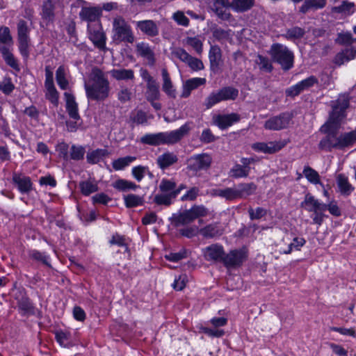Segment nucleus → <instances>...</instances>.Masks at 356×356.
<instances>
[{
	"label": "nucleus",
	"mask_w": 356,
	"mask_h": 356,
	"mask_svg": "<svg viewBox=\"0 0 356 356\" xmlns=\"http://www.w3.org/2000/svg\"><path fill=\"white\" fill-rule=\"evenodd\" d=\"M348 106L349 98L348 95H340L336 102H332V111L330 114L328 120L341 122V120L344 117V111Z\"/></svg>",
	"instance_id": "10"
},
{
	"label": "nucleus",
	"mask_w": 356,
	"mask_h": 356,
	"mask_svg": "<svg viewBox=\"0 0 356 356\" xmlns=\"http://www.w3.org/2000/svg\"><path fill=\"white\" fill-rule=\"evenodd\" d=\"M254 0H213L210 8L220 19L227 20L231 14L227 8H232L237 13H244L254 6Z\"/></svg>",
	"instance_id": "3"
},
{
	"label": "nucleus",
	"mask_w": 356,
	"mask_h": 356,
	"mask_svg": "<svg viewBox=\"0 0 356 356\" xmlns=\"http://www.w3.org/2000/svg\"><path fill=\"white\" fill-rule=\"evenodd\" d=\"M64 96L66 102V110L69 116L75 121L80 120L78 104L75 101L74 96L69 92H65Z\"/></svg>",
	"instance_id": "22"
},
{
	"label": "nucleus",
	"mask_w": 356,
	"mask_h": 356,
	"mask_svg": "<svg viewBox=\"0 0 356 356\" xmlns=\"http://www.w3.org/2000/svg\"><path fill=\"white\" fill-rule=\"evenodd\" d=\"M160 96L159 86L154 81L152 83H147L145 97L147 101L157 100Z\"/></svg>",
	"instance_id": "42"
},
{
	"label": "nucleus",
	"mask_w": 356,
	"mask_h": 356,
	"mask_svg": "<svg viewBox=\"0 0 356 356\" xmlns=\"http://www.w3.org/2000/svg\"><path fill=\"white\" fill-rule=\"evenodd\" d=\"M175 188L176 183L167 179H163L159 184V190L163 193H171Z\"/></svg>",
	"instance_id": "60"
},
{
	"label": "nucleus",
	"mask_w": 356,
	"mask_h": 356,
	"mask_svg": "<svg viewBox=\"0 0 356 356\" xmlns=\"http://www.w3.org/2000/svg\"><path fill=\"white\" fill-rule=\"evenodd\" d=\"M202 254L207 261L222 262L225 251L221 245L214 243L202 249Z\"/></svg>",
	"instance_id": "12"
},
{
	"label": "nucleus",
	"mask_w": 356,
	"mask_h": 356,
	"mask_svg": "<svg viewBox=\"0 0 356 356\" xmlns=\"http://www.w3.org/2000/svg\"><path fill=\"white\" fill-rule=\"evenodd\" d=\"M179 232L181 236L191 238L200 234V229L197 226H190L180 229Z\"/></svg>",
	"instance_id": "63"
},
{
	"label": "nucleus",
	"mask_w": 356,
	"mask_h": 356,
	"mask_svg": "<svg viewBox=\"0 0 356 356\" xmlns=\"http://www.w3.org/2000/svg\"><path fill=\"white\" fill-rule=\"evenodd\" d=\"M18 48L24 58L27 59L29 56L30 39H17Z\"/></svg>",
	"instance_id": "56"
},
{
	"label": "nucleus",
	"mask_w": 356,
	"mask_h": 356,
	"mask_svg": "<svg viewBox=\"0 0 356 356\" xmlns=\"http://www.w3.org/2000/svg\"><path fill=\"white\" fill-rule=\"evenodd\" d=\"M257 63L259 65L260 69L262 70L270 72L273 70V65L269 59L261 55H259L257 56Z\"/></svg>",
	"instance_id": "64"
},
{
	"label": "nucleus",
	"mask_w": 356,
	"mask_h": 356,
	"mask_svg": "<svg viewBox=\"0 0 356 356\" xmlns=\"http://www.w3.org/2000/svg\"><path fill=\"white\" fill-rule=\"evenodd\" d=\"M161 75L163 79L162 89L163 92L170 97H176V90L173 87L169 73L165 68L162 69Z\"/></svg>",
	"instance_id": "28"
},
{
	"label": "nucleus",
	"mask_w": 356,
	"mask_h": 356,
	"mask_svg": "<svg viewBox=\"0 0 356 356\" xmlns=\"http://www.w3.org/2000/svg\"><path fill=\"white\" fill-rule=\"evenodd\" d=\"M304 176L307 179L314 184H321L320 181V176L317 171L314 170L309 166H305L302 172Z\"/></svg>",
	"instance_id": "49"
},
{
	"label": "nucleus",
	"mask_w": 356,
	"mask_h": 356,
	"mask_svg": "<svg viewBox=\"0 0 356 356\" xmlns=\"http://www.w3.org/2000/svg\"><path fill=\"white\" fill-rule=\"evenodd\" d=\"M15 298L17 300V307L23 315L33 313V306L28 297L19 293Z\"/></svg>",
	"instance_id": "31"
},
{
	"label": "nucleus",
	"mask_w": 356,
	"mask_h": 356,
	"mask_svg": "<svg viewBox=\"0 0 356 356\" xmlns=\"http://www.w3.org/2000/svg\"><path fill=\"white\" fill-rule=\"evenodd\" d=\"M337 184L340 193L343 195H349L354 191V186L349 182L348 177L344 174H339L337 176Z\"/></svg>",
	"instance_id": "27"
},
{
	"label": "nucleus",
	"mask_w": 356,
	"mask_h": 356,
	"mask_svg": "<svg viewBox=\"0 0 356 356\" xmlns=\"http://www.w3.org/2000/svg\"><path fill=\"white\" fill-rule=\"evenodd\" d=\"M219 92L222 101L235 100L238 96V90L232 86L222 88Z\"/></svg>",
	"instance_id": "45"
},
{
	"label": "nucleus",
	"mask_w": 356,
	"mask_h": 356,
	"mask_svg": "<svg viewBox=\"0 0 356 356\" xmlns=\"http://www.w3.org/2000/svg\"><path fill=\"white\" fill-rule=\"evenodd\" d=\"M212 163V157L210 154L202 153L191 156L188 159V168L195 172L201 170H207Z\"/></svg>",
	"instance_id": "8"
},
{
	"label": "nucleus",
	"mask_w": 356,
	"mask_h": 356,
	"mask_svg": "<svg viewBox=\"0 0 356 356\" xmlns=\"http://www.w3.org/2000/svg\"><path fill=\"white\" fill-rule=\"evenodd\" d=\"M136 160V156H127L114 160L112 162L113 168L115 170H122L129 166L132 162Z\"/></svg>",
	"instance_id": "43"
},
{
	"label": "nucleus",
	"mask_w": 356,
	"mask_h": 356,
	"mask_svg": "<svg viewBox=\"0 0 356 356\" xmlns=\"http://www.w3.org/2000/svg\"><path fill=\"white\" fill-rule=\"evenodd\" d=\"M17 39H30L29 32L30 29L28 26L27 22L24 19L19 20L17 25Z\"/></svg>",
	"instance_id": "52"
},
{
	"label": "nucleus",
	"mask_w": 356,
	"mask_h": 356,
	"mask_svg": "<svg viewBox=\"0 0 356 356\" xmlns=\"http://www.w3.org/2000/svg\"><path fill=\"white\" fill-rule=\"evenodd\" d=\"M224 229L219 222H214L207 225L200 229V234L206 238H213L221 236Z\"/></svg>",
	"instance_id": "20"
},
{
	"label": "nucleus",
	"mask_w": 356,
	"mask_h": 356,
	"mask_svg": "<svg viewBox=\"0 0 356 356\" xmlns=\"http://www.w3.org/2000/svg\"><path fill=\"white\" fill-rule=\"evenodd\" d=\"M57 0H44L40 6V16L47 24L52 23L56 16Z\"/></svg>",
	"instance_id": "16"
},
{
	"label": "nucleus",
	"mask_w": 356,
	"mask_h": 356,
	"mask_svg": "<svg viewBox=\"0 0 356 356\" xmlns=\"http://www.w3.org/2000/svg\"><path fill=\"white\" fill-rule=\"evenodd\" d=\"M240 116L237 113H230L227 115H216L213 117V122L221 129H227L234 123L238 122Z\"/></svg>",
	"instance_id": "18"
},
{
	"label": "nucleus",
	"mask_w": 356,
	"mask_h": 356,
	"mask_svg": "<svg viewBox=\"0 0 356 356\" xmlns=\"http://www.w3.org/2000/svg\"><path fill=\"white\" fill-rule=\"evenodd\" d=\"M109 154L106 149H97L88 152L86 155L87 162L90 164H96Z\"/></svg>",
	"instance_id": "38"
},
{
	"label": "nucleus",
	"mask_w": 356,
	"mask_h": 356,
	"mask_svg": "<svg viewBox=\"0 0 356 356\" xmlns=\"http://www.w3.org/2000/svg\"><path fill=\"white\" fill-rule=\"evenodd\" d=\"M177 196V192H171L168 193L156 194L154 197V202L157 205H164L169 207L172 204V201Z\"/></svg>",
	"instance_id": "36"
},
{
	"label": "nucleus",
	"mask_w": 356,
	"mask_h": 356,
	"mask_svg": "<svg viewBox=\"0 0 356 356\" xmlns=\"http://www.w3.org/2000/svg\"><path fill=\"white\" fill-rule=\"evenodd\" d=\"M136 27L144 34L149 37L159 35V30L157 24L153 20H142L136 22Z\"/></svg>",
	"instance_id": "19"
},
{
	"label": "nucleus",
	"mask_w": 356,
	"mask_h": 356,
	"mask_svg": "<svg viewBox=\"0 0 356 356\" xmlns=\"http://www.w3.org/2000/svg\"><path fill=\"white\" fill-rule=\"evenodd\" d=\"M212 194L215 196L225 198L227 200L232 201L238 199L236 188H216L212 191Z\"/></svg>",
	"instance_id": "37"
},
{
	"label": "nucleus",
	"mask_w": 356,
	"mask_h": 356,
	"mask_svg": "<svg viewBox=\"0 0 356 356\" xmlns=\"http://www.w3.org/2000/svg\"><path fill=\"white\" fill-rule=\"evenodd\" d=\"M238 199L246 198L255 193L257 186L253 183H242L236 187Z\"/></svg>",
	"instance_id": "29"
},
{
	"label": "nucleus",
	"mask_w": 356,
	"mask_h": 356,
	"mask_svg": "<svg viewBox=\"0 0 356 356\" xmlns=\"http://www.w3.org/2000/svg\"><path fill=\"white\" fill-rule=\"evenodd\" d=\"M221 56L222 53L220 47L217 45L211 46L209 52V58L210 67L212 71H215L218 68Z\"/></svg>",
	"instance_id": "32"
},
{
	"label": "nucleus",
	"mask_w": 356,
	"mask_h": 356,
	"mask_svg": "<svg viewBox=\"0 0 356 356\" xmlns=\"http://www.w3.org/2000/svg\"><path fill=\"white\" fill-rule=\"evenodd\" d=\"M13 183L22 194H28L33 190V184L29 177L22 173L13 172Z\"/></svg>",
	"instance_id": "15"
},
{
	"label": "nucleus",
	"mask_w": 356,
	"mask_h": 356,
	"mask_svg": "<svg viewBox=\"0 0 356 356\" xmlns=\"http://www.w3.org/2000/svg\"><path fill=\"white\" fill-rule=\"evenodd\" d=\"M355 56L356 50L354 48H346L335 56L334 63L338 65H341L346 62L354 59Z\"/></svg>",
	"instance_id": "30"
},
{
	"label": "nucleus",
	"mask_w": 356,
	"mask_h": 356,
	"mask_svg": "<svg viewBox=\"0 0 356 356\" xmlns=\"http://www.w3.org/2000/svg\"><path fill=\"white\" fill-rule=\"evenodd\" d=\"M286 145L283 141H270L268 143H255L251 145L253 150L264 154H274L282 149Z\"/></svg>",
	"instance_id": "13"
},
{
	"label": "nucleus",
	"mask_w": 356,
	"mask_h": 356,
	"mask_svg": "<svg viewBox=\"0 0 356 356\" xmlns=\"http://www.w3.org/2000/svg\"><path fill=\"white\" fill-rule=\"evenodd\" d=\"M102 14L99 8L95 7H83L79 13L82 20L94 22L99 19Z\"/></svg>",
	"instance_id": "24"
},
{
	"label": "nucleus",
	"mask_w": 356,
	"mask_h": 356,
	"mask_svg": "<svg viewBox=\"0 0 356 356\" xmlns=\"http://www.w3.org/2000/svg\"><path fill=\"white\" fill-rule=\"evenodd\" d=\"M112 186L122 192L136 191L137 188H140V186L136 184L134 182L123 179L116 180L112 184Z\"/></svg>",
	"instance_id": "39"
},
{
	"label": "nucleus",
	"mask_w": 356,
	"mask_h": 356,
	"mask_svg": "<svg viewBox=\"0 0 356 356\" xmlns=\"http://www.w3.org/2000/svg\"><path fill=\"white\" fill-rule=\"evenodd\" d=\"M327 3V0H305L300 7V12L307 13L310 10H318L323 8Z\"/></svg>",
	"instance_id": "33"
},
{
	"label": "nucleus",
	"mask_w": 356,
	"mask_h": 356,
	"mask_svg": "<svg viewBox=\"0 0 356 356\" xmlns=\"http://www.w3.org/2000/svg\"><path fill=\"white\" fill-rule=\"evenodd\" d=\"M306 241L302 237H295L293 239V241L288 243L286 248L282 247V245L280 243L277 244V246L278 248V252L280 254H289L291 253V252L295 250H300V248L305 244Z\"/></svg>",
	"instance_id": "25"
},
{
	"label": "nucleus",
	"mask_w": 356,
	"mask_h": 356,
	"mask_svg": "<svg viewBox=\"0 0 356 356\" xmlns=\"http://www.w3.org/2000/svg\"><path fill=\"white\" fill-rule=\"evenodd\" d=\"M190 131L188 124H185L179 129L169 132L147 134L141 137L140 141L143 144L158 146L164 144H174L179 142Z\"/></svg>",
	"instance_id": "2"
},
{
	"label": "nucleus",
	"mask_w": 356,
	"mask_h": 356,
	"mask_svg": "<svg viewBox=\"0 0 356 356\" xmlns=\"http://www.w3.org/2000/svg\"><path fill=\"white\" fill-rule=\"evenodd\" d=\"M86 153V149L82 145H72L70 149L69 159L74 161H80L83 159Z\"/></svg>",
	"instance_id": "46"
},
{
	"label": "nucleus",
	"mask_w": 356,
	"mask_h": 356,
	"mask_svg": "<svg viewBox=\"0 0 356 356\" xmlns=\"http://www.w3.org/2000/svg\"><path fill=\"white\" fill-rule=\"evenodd\" d=\"M184 42L185 44L191 46L198 55L202 54L203 51V44L202 41L196 37H187Z\"/></svg>",
	"instance_id": "51"
},
{
	"label": "nucleus",
	"mask_w": 356,
	"mask_h": 356,
	"mask_svg": "<svg viewBox=\"0 0 356 356\" xmlns=\"http://www.w3.org/2000/svg\"><path fill=\"white\" fill-rule=\"evenodd\" d=\"M29 257L37 261H40L47 266L50 267L51 265L48 261L49 257L44 253L40 252L38 250H32L29 252Z\"/></svg>",
	"instance_id": "59"
},
{
	"label": "nucleus",
	"mask_w": 356,
	"mask_h": 356,
	"mask_svg": "<svg viewBox=\"0 0 356 356\" xmlns=\"http://www.w3.org/2000/svg\"><path fill=\"white\" fill-rule=\"evenodd\" d=\"M124 201L125 206L127 208L136 207L138 206H142L144 204L145 200L143 196H140L136 194H129L124 195Z\"/></svg>",
	"instance_id": "41"
},
{
	"label": "nucleus",
	"mask_w": 356,
	"mask_h": 356,
	"mask_svg": "<svg viewBox=\"0 0 356 356\" xmlns=\"http://www.w3.org/2000/svg\"><path fill=\"white\" fill-rule=\"evenodd\" d=\"M172 55L185 64L187 63L191 55H190L184 49L181 47L175 48L172 51Z\"/></svg>",
	"instance_id": "57"
},
{
	"label": "nucleus",
	"mask_w": 356,
	"mask_h": 356,
	"mask_svg": "<svg viewBox=\"0 0 356 356\" xmlns=\"http://www.w3.org/2000/svg\"><path fill=\"white\" fill-rule=\"evenodd\" d=\"M340 124L341 122L328 120L321 127V131L326 134L319 143L318 147L321 149L328 152H330L332 149H341L340 135L338 134Z\"/></svg>",
	"instance_id": "4"
},
{
	"label": "nucleus",
	"mask_w": 356,
	"mask_h": 356,
	"mask_svg": "<svg viewBox=\"0 0 356 356\" xmlns=\"http://www.w3.org/2000/svg\"><path fill=\"white\" fill-rule=\"evenodd\" d=\"M248 257L247 253L243 250H234L228 254H224L222 263L226 267L241 266Z\"/></svg>",
	"instance_id": "14"
},
{
	"label": "nucleus",
	"mask_w": 356,
	"mask_h": 356,
	"mask_svg": "<svg viewBox=\"0 0 356 356\" xmlns=\"http://www.w3.org/2000/svg\"><path fill=\"white\" fill-rule=\"evenodd\" d=\"M316 83H317V79L314 76H311L300 81L295 86H293L291 88L286 89V94L287 96H290V97L297 96L302 91L307 90L309 88L312 87Z\"/></svg>",
	"instance_id": "17"
},
{
	"label": "nucleus",
	"mask_w": 356,
	"mask_h": 356,
	"mask_svg": "<svg viewBox=\"0 0 356 356\" xmlns=\"http://www.w3.org/2000/svg\"><path fill=\"white\" fill-rule=\"evenodd\" d=\"M79 188L84 195H89L98 191L97 184L91 181H83L79 183Z\"/></svg>",
	"instance_id": "47"
},
{
	"label": "nucleus",
	"mask_w": 356,
	"mask_h": 356,
	"mask_svg": "<svg viewBox=\"0 0 356 356\" xmlns=\"http://www.w3.org/2000/svg\"><path fill=\"white\" fill-rule=\"evenodd\" d=\"M56 79L58 85L62 90H66L68 87V81L65 77V70L63 66H60L56 72Z\"/></svg>",
	"instance_id": "50"
},
{
	"label": "nucleus",
	"mask_w": 356,
	"mask_h": 356,
	"mask_svg": "<svg viewBox=\"0 0 356 356\" xmlns=\"http://www.w3.org/2000/svg\"><path fill=\"white\" fill-rule=\"evenodd\" d=\"M0 52L8 65L17 72L20 70L17 60L6 46L0 47Z\"/></svg>",
	"instance_id": "34"
},
{
	"label": "nucleus",
	"mask_w": 356,
	"mask_h": 356,
	"mask_svg": "<svg viewBox=\"0 0 356 356\" xmlns=\"http://www.w3.org/2000/svg\"><path fill=\"white\" fill-rule=\"evenodd\" d=\"M147 171L148 167L143 165H138L132 168L131 174L136 181H140L144 178Z\"/></svg>",
	"instance_id": "61"
},
{
	"label": "nucleus",
	"mask_w": 356,
	"mask_h": 356,
	"mask_svg": "<svg viewBox=\"0 0 356 356\" xmlns=\"http://www.w3.org/2000/svg\"><path fill=\"white\" fill-rule=\"evenodd\" d=\"M269 54L273 60L279 63L284 70H289L293 66V54L285 45L280 43L272 44Z\"/></svg>",
	"instance_id": "7"
},
{
	"label": "nucleus",
	"mask_w": 356,
	"mask_h": 356,
	"mask_svg": "<svg viewBox=\"0 0 356 356\" xmlns=\"http://www.w3.org/2000/svg\"><path fill=\"white\" fill-rule=\"evenodd\" d=\"M318 200L310 194H307L305 197L304 201L301 203V207L305 208L307 211L312 212L316 211L317 209Z\"/></svg>",
	"instance_id": "54"
},
{
	"label": "nucleus",
	"mask_w": 356,
	"mask_h": 356,
	"mask_svg": "<svg viewBox=\"0 0 356 356\" xmlns=\"http://www.w3.org/2000/svg\"><path fill=\"white\" fill-rule=\"evenodd\" d=\"M113 40L117 43L126 42L132 44L135 41V35L128 22L121 16L113 20Z\"/></svg>",
	"instance_id": "6"
},
{
	"label": "nucleus",
	"mask_w": 356,
	"mask_h": 356,
	"mask_svg": "<svg viewBox=\"0 0 356 356\" xmlns=\"http://www.w3.org/2000/svg\"><path fill=\"white\" fill-rule=\"evenodd\" d=\"M223 102L219 90L211 92L205 99L204 105L207 109L211 108L216 104Z\"/></svg>",
	"instance_id": "53"
},
{
	"label": "nucleus",
	"mask_w": 356,
	"mask_h": 356,
	"mask_svg": "<svg viewBox=\"0 0 356 356\" xmlns=\"http://www.w3.org/2000/svg\"><path fill=\"white\" fill-rule=\"evenodd\" d=\"M109 73L116 81H133L135 78L134 71L131 69H113Z\"/></svg>",
	"instance_id": "26"
},
{
	"label": "nucleus",
	"mask_w": 356,
	"mask_h": 356,
	"mask_svg": "<svg viewBox=\"0 0 356 356\" xmlns=\"http://www.w3.org/2000/svg\"><path fill=\"white\" fill-rule=\"evenodd\" d=\"M355 10V4L353 2H349L346 0L343 1L338 6L332 7V13H341L346 15H352Z\"/></svg>",
	"instance_id": "40"
},
{
	"label": "nucleus",
	"mask_w": 356,
	"mask_h": 356,
	"mask_svg": "<svg viewBox=\"0 0 356 356\" xmlns=\"http://www.w3.org/2000/svg\"><path fill=\"white\" fill-rule=\"evenodd\" d=\"M88 38L93 43L95 47L100 50L106 49V37L101 26L97 24L95 25H88Z\"/></svg>",
	"instance_id": "11"
},
{
	"label": "nucleus",
	"mask_w": 356,
	"mask_h": 356,
	"mask_svg": "<svg viewBox=\"0 0 356 356\" xmlns=\"http://www.w3.org/2000/svg\"><path fill=\"white\" fill-rule=\"evenodd\" d=\"M0 42L3 44H12L13 43L10 29L7 26H0Z\"/></svg>",
	"instance_id": "55"
},
{
	"label": "nucleus",
	"mask_w": 356,
	"mask_h": 356,
	"mask_svg": "<svg viewBox=\"0 0 356 356\" xmlns=\"http://www.w3.org/2000/svg\"><path fill=\"white\" fill-rule=\"evenodd\" d=\"M205 83L206 79L204 78L195 77L186 80L183 84V90L181 94V97L187 98L190 96L192 90Z\"/></svg>",
	"instance_id": "21"
},
{
	"label": "nucleus",
	"mask_w": 356,
	"mask_h": 356,
	"mask_svg": "<svg viewBox=\"0 0 356 356\" xmlns=\"http://www.w3.org/2000/svg\"><path fill=\"white\" fill-rule=\"evenodd\" d=\"M178 161L177 156L172 152H165L157 158V164L161 169H165Z\"/></svg>",
	"instance_id": "35"
},
{
	"label": "nucleus",
	"mask_w": 356,
	"mask_h": 356,
	"mask_svg": "<svg viewBox=\"0 0 356 356\" xmlns=\"http://www.w3.org/2000/svg\"><path fill=\"white\" fill-rule=\"evenodd\" d=\"M341 149L350 146L356 142V130L340 135Z\"/></svg>",
	"instance_id": "48"
},
{
	"label": "nucleus",
	"mask_w": 356,
	"mask_h": 356,
	"mask_svg": "<svg viewBox=\"0 0 356 356\" xmlns=\"http://www.w3.org/2000/svg\"><path fill=\"white\" fill-rule=\"evenodd\" d=\"M208 213L209 211L204 206L193 205L190 209L173 213L170 220L175 227L186 226L192 223L197 218L207 216Z\"/></svg>",
	"instance_id": "5"
},
{
	"label": "nucleus",
	"mask_w": 356,
	"mask_h": 356,
	"mask_svg": "<svg viewBox=\"0 0 356 356\" xmlns=\"http://www.w3.org/2000/svg\"><path fill=\"white\" fill-rule=\"evenodd\" d=\"M250 171L242 167L240 164H236L230 170L231 177L234 178L247 177Z\"/></svg>",
	"instance_id": "58"
},
{
	"label": "nucleus",
	"mask_w": 356,
	"mask_h": 356,
	"mask_svg": "<svg viewBox=\"0 0 356 356\" xmlns=\"http://www.w3.org/2000/svg\"><path fill=\"white\" fill-rule=\"evenodd\" d=\"M305 34V31L304 29L298 26H293L288 29L282 36L289 40H296L302 38Z\"/></svg>",
	"instance_id": "44"
},
{
	"label": "nucleus",
	"mask_w": 356,
	"mask_h": 356,
	"mask_svg": "<svg viewBox=\"0 0 356 356\" xmlns=\"http://www.w3.org/2000/svg\"><path fill=\"white\" fill-rule=\"evenodd\" d=\"M136 52L140 56L147 60L149 65L153 66L154 65L156 61L154 53L148 44L143 42L138 43L136 44Z\"/></svg>",
	"instance_id": "23"
},
{
	"label": "nucleus",
	"mask_w": 356,
	"mask_h": 356,
	"mask_svg": "<svg viewBox=\"0 0 356 356\" xmlns=\"http://www.w3.org/2000/svg\"><path fill=\"white\" fill-rule=\"evenodd\" d=\"M292 119L289 113H282L278 115L271 117L265 122L264 128L268 130L279 131L288 127Z\"/></svg>",
	"instance_id": "9"
},
{
	"label": "nucleus",
	"mask_w": 356,
	"mask_h": 356,
	"mask_svg": "<svg viewBox=\"0 0 356 356\" xmlns=\"http://www.w3.org/2000/svg\"><path fill=\"white\" fill-rule=\"evenodd\" d=\"M248 211L250 218L252 220H259L265 216L267 213L266 209L262 207H257L255 209H252V207H250Z\"/></svg>",
	"instance_id": "62"
},
{
	"label": "nucleus",
	"mask_w": 356,
	"mask_h": 356,
	"mask_svg": "<svg viewBox=\"0 0 356 356\" xmlns=\"http://www.w3.org/2000/svg\"><path fill=\"white\" fill-rule=\"evenodd\" d=\"M84 88L87 98L97 102H103L107 99L111 90L110 83L106 74L97 67L92 69Z\"/></svg>",
	"instance_id": "1"
}]
</instances>
